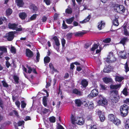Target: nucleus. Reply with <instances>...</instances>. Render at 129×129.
<instances>
[{
    "label": "nucleus",
    "mask_w": 129,
    "mask_h": 129,
    "mask_svg": "<svg viewBox=\"0 0 129 129\" xmlns=\"http://www.w3.org/2000/svg\"><path fill=\"white\" fill-rule=\"evenodd\" d=\"M129 107L125 104L120 106V111L121 116L123 117H126L128 114Z\"/></svg>",
    "instance_id": "1"
},
{
    "label": "nucleus",
    "mask_w": 129,
    "mask_h": 129,
    "mask_svg": "<svg viewBox=\"0 0 129 129\" xmlns=\"http://www.w3.org/2000/svg\"><path fill=\"white\" fill-rule=\"evenodd\" d=\"M114 9L115 11L119 13H124L125 10V8L123 6L118 4H115Z\"/></svg>",
    "instance_id": "2"
},
{
    "label": "nucleus",
    "mask_w": 129,
    "mask_h": 129,
    "mask_svg": "<svg viewBox=\"0 0 129 129\" xmlns=\"http://www.w3.org/2000/svg\"><path fill=\"white\" fill-rule=\"evenodd\" d=\"M15 33V31H9L6 34L5 37L8 41H12L14 38Z\"/></svg>",
    "instance_id": "3"
},
{
    "label": "nucleus",
    "mask_w": 129,
    "mask_h": 129,
    "mask_svg": "<svg viewBox=\"0 0 129 129\" xmlns=\"http://www.w3.org/2000/svg\"><path fill=\"white\" fill-rule=\"evenodd\" d=\"M98 93V90L97 89H94L92 90L91 93L88 95V96L90 98H92L97 95Z\"/></svg>",
    "instance_id": "4"
},
{
    "label": "nucleus",
    "mask_w": 129,
    "mask_h": 129,
    "mask_svg": "<svg viewBox=\"0 0 129 129\" xmlns=\"http://www.w3.org/2000/svg\"><path fill=\"white\" fill-rule=\"evenodd\" d=\"M100 100L98 101V102L99 104H102L104 105H107V100L105 98H103L101 95H99Z\"/></svg>",
    "instance_id": "5"
},
{
    "label": "nucleus",
    "mask_w": 129,
    "mask_h": 129,
    "mask_svg": "<svg viewBox=\"0 0 129 129\" xmlns=\"http://www.w3.org/2000/svg\"><path fill=\"white\" fill-rule=\"evenodd\" d=\"M84 105L85 107H88V109H92L93 108L94 105L92 101L87 102L84 101Z\"/></svg>",
    "instance_id": "6"
},
{
    "label": "nucleus",
    "mask_w": 129,
    "mask_h": 129,
    "mask_svg": "<svg viewBox=\"0 0 129 129\" xmlns=\"http://www.w3.org/2000/svg\"><path fill=\"white\" fill-rule=\"evenodd\" d=\"M98 114L99 116L100 120L101 122H103L105 119L104 113L102 111H99Z\"/></svg>",
    "instance_id": "7"
},
{
    "label": "nucleus",
    "mask_w": 129,
    "mask_h": 129,
    "mask_svg": "<svg viewBox=\"0 0 129 129\" xmlns=\"http://www.w3.org/2000/svg\"><path fill=\"white\" fill-rule=\"evenodd\" d=\"M104 82L106 84L113 83V81L111 78L105 77L103 78Z\"/></svg>",
    "instance_id": "8"
},
{
    "label": "nucleus",
    "mask_w": 129,
    "mask_h": 129,
    "mask_svg": "<svg viewBox=\"0 0 129 129\" xmlns=\"http://www.w3.org/2000/svg\"><path fill=\"white\" fill-rule=\"evenodd\" d=\"M26 50L25 54L27 57L29 58H31L34 55L33 52L29 49L26 48Z\"/></svg>",
    "instance_id": "9"
},
{
    "label": "nucleus",
    "mask_w": 129,
    "mask_h": 129,
    "mask_svg": "<svg viewBox=\"0 0 129 129\" xmlns=\"http://www.w3.org/2000/svg\"><path fill=\"white\" fill-rule=\"evenodd\" d=\"M128 39L127 37H124L122 38L121 39L119 44H122L124 46L127 42H128Z\"/></svg>",
    "instance_id": "10"
},
{
    "label": "nucleus",
    "mask_w": 129,
    "mask_h": 129,
    "mask_svg": "<svg viewBox=\"0 0 129 129\" xmlns=\"http://www.w3.org/2000/svg\"><path fill=\"white\" fill-rule=\"evenodd\" d=\"M72 93L79 96H81L82 95V93L79 90L75 88L73 89Z\"/></svg>",
    "instance_id": "11"
},
{
    "label": "nucleus",
    "mask_w": 129,
    "mask_h": 129,
    "mask_svg": "<svg viewBox=\"0 0 129 129\" xmlns=\"http://www.w3.org/2000/svg\"><path fill=\"white\" fill-rule=\"evenodd\" d=\"M112 66H111L110 64L108 65L107 67H105L103 69V71L105 73H108L112 71Z\"/></svg>",
    "instance_id": "12"
},
{
    "label": "nucleus",
    "mask_w": 129,
    "mask_h": 129,
    "mask_svg": "<svg viewBox=\"0 0 129 129\" xmlns=\"http://www.w3.org/2000/svg\"><path fill=\"white\" fill-rule=\"evenodd\" d=\"M17 24H16L15 23L11 24V23H9L8 24L9 28V29H12L13 30H15L16 29V27L17 26Z\"/></svg>",
    "instance_id": "13"
},
{
    "label": "nucleus",
    "mask_w": 129,
    "mask_h": 129,
    "mask_svg": "<svg viewBox=\"0 0 129 129\" xmlns=\"http://www.w3.org/2000/svg\"><path fill=\"white\" fill-rule=\"evenodd\" d=\"M121 86V85L120 84L116 85L111 84L110 85V87L111 89H117L118 88H119Z\"/></svg>",
    "instance_id": "14"
},
{
    "label": "nucleus",
    "mask_w": 129,
    "mask_h": 129,
    "mask_svg": "<svg viewBox=\"0 0 129 129\" xmlns=\"http://www.w3.org/2000/svg\"><path fill=\"white\" fill-rule=\"evenodd\" d=\"M15 2L17 5L19 7H23L24 5L22 0H15Z\"/></svg>",
    "instance_id": "15"
},
{
    "label": "nucleus",
    "mask_w": 129,
    "mask_h": 129,
    "mask_svg": "<svg viewBox=\"0 0 129 129\" xmlns=\"http://www.w3.org/2000/svg\"><path fill=\"white\" fill-rule=\"evenodd\" d=\"M112 122L115 125L117 126H118L121 123V121L119 119L116 117V118H115V119L113 120Z\"/></svg>",
    "instance_id": "16"
},
{
    "label": "nucleus",
    "mask_w": 129,
    "mask_h": 129,
    "mask_svg": "<svg viewBox=\"0 0 129 129\" xmlns=\"http://www.w3.org/2000/svg\"><path fill=\"white\" fill-rule=\"evenodd\" d=\"M78 122H76V123L80 125H82L84 124V121L82 118L79 117L78 118Z\"/></svg>",
    "instance_id": "17"
},
{
    "label": "nucleus",
    "mask_w": 129,
    "mask_h": 129,
    "mask_svg": "<svg viewBox=\"0 0 129 129\" xmlns=\"http://www.w3.org/2000/svg\"><path fill=\"white\" fill-rule=\"evenodd\" d=\"M124 78L122 76H119L116 75L115 76V80L116 81H118L119 82H121L124 79Z\"/></svg>",
    "instance_id": "18"
},
{
    "label": "nucleus",
    "mask_w": 129,
    "mask_h": 129,
    "mask_svg": "<svg viewBox=\"0 0 129 129\" xmlns=\"http://www.w3.org/2000/svg\"><path fill=\"white\" fill-rule=\"evenodd\" d=\"M52 39L54 40L56 45L57 47L59 46L60 45V44L59 41V39L57 37L55 36L53 37Z\"/></svg>",
    "instance_id": "19"
},
{
    "label": "nucleus",
    "mask_w": 129,
    "mask_h": 129,
    "mask_svg": "<svg viewBox=\"0 0 129 129\" xmlns=\"http://www.w3.org/2000/svg\"><path fill=\"white\" fill-rule=\"evenodd\" d=\"M30 8L32 9L34 12L36 13V11L38 10L37 7L34 4H31L30 6Z\"/></svg>",
    "instance_id": "20"
},
{
    "label": "nucleus",
    "mask_w": 129,
    "mask_h": 129,
    "mask_svg": "<svg viewBox=\"0 0 129 129\" xmlns=\"http://www.w3.org/2000/svg\"><path fill=\"white\" fill-rule=\"evenodd\" d=\"M27 16L25 12L21 13L19 14L20 18L23 20L24 19L27 17Z\"/></svg>",
    "instance_id": "21"
},
{
    "label": "nucleus",
    "mask_w": 129,
    "mask_h": 129,
    "mask_svg": "<svg viewBox=\"0 0 129 129\" xmlns=\"http://www.w3.org/2000/svg\"><path fill=\"white\" fill-rule=\"evenodd\" d=\"M90 15H89L87 17L85 18L84 20L80 22V23H84L89 21L91 18Z\"/></svg>",
    "instance_id": "22"
},
{
    "label": "nucleus",
    "mask_w": 129,
    "mask_h": 129,
    "mask_svg": "<svg viewBox=\"0 0 129 129\" xmlns=\"http://www.w3.org/2000/svg\"><path fill=\"white\" fill-rule=\"evenodd\" d=\"M88 82L86 79L82 80L81 82V84L84 87H86L88 85Z\"/></svg>",
    "instance_id": "23"
},
{
    "label": "nucleus",
    "mask_w": 129,
    "mask_h": 129,
    "mask_svg": "<svg viewBox=\"0 0 129 129\" xmlns=\"http://www.w3.org/2000/svg\"><path fill=\"white\" fill-rule=\"evenodd\" d=\"M110 63H112L116 61V58L113 55H110Z\"/></svg>",
    "instance_id": "24"
},
{
    "label": "nucleus",
    "mask_w": 129,
    "mask_h": 129,
    "mask_svg": "<svg viewBox=\"0 0 129 129\" xmlns=\"http://www.w3.org/2000/svg\"><path fill=\"white\" fill-rule=\"evenodd\" d=\"M85 33L78 31L74 33V36L75 37L81 36Z\"/></svg>",
    "instance_id": "25"
},
{
    "label": "nucleus",
    "mask_w": 129,
    "mask_h": 129,
    "mask_svg": "<svg viewBox=\"0 0 129 129\" xmlns=\"http://www.w3.org/2000/svg\"><path fill=\"white\" fill-rule=\"evenodd\" d=\"M74 19V17H73L68 19H66V21L67 24H70L73 21Z\"/></svg>",
    "instance_id": "26"
},
{
    "label": "nucleus",
    "mask_w": 129,
    "mask_h": 129,
    "mask_svg": "<svg viewBox=\"0 0 129 129\" xmlns=\"http://www.w3.org/2000/svg\"><path fill=\"white\" fill-rule=\"evenodd\" d=\"M75 102L77 107H80L82 105V101L79 99H77L75 100Z\"/></svg>",
    "instance_id": "27"
},
{
    "label": "nucleus",
    "mask_w": 129,
    "mask_h": 129,
    "mask_svg": "<svg viewBox=\"0 0 129 129\" xmlns=\"http://www.w3.org/2000/svg\"><path fill=\"white\" fill-rule=\"evenodd\" d=\"M47 97L46 96H44L43 99V104L45 107L47 106Z\"/></svg>",
    "instance_id": "28"
},
{
    "label": "nucleus",
    "mask_w": 129,
    "mask_h": 129,
    "mask_svg": "<svg viewBox=\"0 0 129 129\" xmlns=\"http://www.w3.org/2000/svg\"><path fill=\"white\" fill-rule=\"evenodd\" d=\"M71 120L72 123L74 125H75L76 124V123L75 121H76V122H77V120H76L75 117H74L72 114L71 115Z\"/></svg>",
    "instance_id": "29"
},
{
    "label": "nucleus",
    "mask_w": 129,
    "mask_h": 129,
    "mask_svg": "<svg viewBox=\"0 0 129 129\" xmlns=\"http://www.w3.org/2000/svg\"><path fill=\"white\" fill-rule=\"evenodd\" d=\"M113 24L115 26H118L119 25V23L117 18L115 17L113 20Z\"/></svg>",
    "instance_id": "30"
},
{
    "label": "nucleus",
    "mask_w": 129,
    "mask_h": 129,
    "mask_svg": "<svg viewBox=\"0 0 129 129\" xmlns=\"http://www.w3.org/2000/svg\"><path fill=\"white\" fill-rule=\"evenodd\" d=\"M116 117L113 114H110L109 115V119L110 121L113 122Z\"/></svg>",
    "instance_id": "31"
},
{
    "label": "nucleus",
    "mask_w": 129,
    "mask_h": 129,
    "mask_svg": "<svg viewBox=\"0 0 129 129\" xmlns=\"http://www.w3.org/2000/svg\"><path fill=\"white\" fill-rule=\"evenodd\" d=\"M102 21H101L100 23L98 25V27L99 30H101L102 29V28L103 26H104V25L105 24V22H103Z\"/></svg>",
    "instance_id": "32"
},
{
    "label": "nucleus",
    "mask_w": 129,
    "mask_h": 129,
    "mask_svg": "<svg viewBox=\"0 0 129 129\" xmlns=\"http://www.w3.org/2000/svg\"><path fill=\"white\" fill-rule=\"evenodd\" d=\"M50 59L48 56L45 57L44 58V62L45 63H49L50 62Z\"/></svg>",
    "instance_id": "33"
},
{
    "label": "nucleus",
    "mask_w": 129,
    "mask_h": 129,
    "mask_svg": "<svg viewBox=\"0 0 129 129\" xmlns=\"http://www.w3.org/2000/svg\"><path fill=\"white\" fill-rule=\"evenodd\" d=\"M124 126L126 129H129V119H127L125 121Z\"/></svg>",
    "instance_id": "34"
},
{
    "label": "nucleus",
    "mask_w": 129,
    "mask_h": 129,
    "mask_svg": "<svg viewBox=\"0 0 129 129\" xmlns=\"http://www.w3.org/2000/svg\"><path fill=\"white\" fill-rule=\"evenodd\" d=\"M99 46V45H98L97 44L94 43L92 47L91 48V50L94 51L95 49L98 48Z\"/></svg>",
    "instance_id": "35"
},
{
    "label": "nucleus",
    "mask_w": 129,
    "mask_h": 129,
    "mask_svg": "<svg viewBox=\"0 0 129 129\" xmlns=\"http://www.w3.org/2000/svg\"><path fill=\"white\" fill-rule=\"evenodd\" d=\"M124 68L125 69V72L126 73L129 71V68L128 67V64L127 62L126 61L125 64H124Z\"/></svg>",
    "instance_id": "36"
},
{
    "label": "nucleus",
    "mask_w": 129,
    "mask_h": 129,
    "mask_svg": "<svg viewBox=\"0 0 129 129\" xmlns=\"http://www.w3.org/2000/svg\"><path fill=\"white\" fill-rule=\"evenodd\" d=\"M121 53H124V55H123V54H122V55L121 54V55L120 57L121 58L125 59L127 57L126 56V54L125 52H124V51H121Z\"/></svg>",
    "instance_id": "37"
},
{
    "label": "nucleus",
    "mask_w": 129,
    "mask_h": 129,
    "mask_svg": "<svg viewBox=\"0 0 129 129\" xmlns=\"http://www.w3.org/2000/svg\"><path fill=\"white\" fill-rule=\"evenodd\" d=\"M12 10L11 9H8L6 10V14L7 16H9L12 13Z\"/></svg>",
    "instance_id": "38"
},
{
    "label": "nucleus",
    "mask_w": 129,
    "mask_h": 129,
    "mask_svg": "<svg viewBox=\"0 0 129 129\" xmlns=\"http://www.w3.org/2000/svg\"><path fill=\"white\" fill-rule=\"evenodd\" d=\"M38 15V14H33L30 17V19L31 21L35 20Z\"/></svg>",
    "instance_id": "39"
},
{
    "label": "nucleus",
    "mask_w": 129,
    "mask_h": 129,
    "mask_svg": "<svg viewBox=\"0 0 129 129\" xmlns=\"http://www.w3.org/2000/svg\"><path fill=\"white\" fill-rule=\"evenodd\" d=\"M49 67L53 71L55 72L57 71V69H55L54 67L53 64L50 63L49 64Z\"/></svg>",
    "instance_id": "40"
},
{
    "label": "nucleus",
    "mask_w": 129,
    "mask_h": 129,
    "mask_svg": "<svg viewBox=\"0 0 129 129\" xmlns=\"http://www.w3.org/2000/svg\"><path fill=\"white\" fill-rule=\"evenodd\" d=\"M127 90V89L126 88H125L122 91L123 94L125 96H127L128 95V92Z\"/></svg>",
    "instance_id": "41"
},
{
    "label": "nucleus",
    "mask_w": 129,
    "mask_h": 129,
    "mask_svg": "<svg viewBox=\"0 0 129 129\" xmlns=\"http://www.w3.org/2000/svg\"><path fill=\"white\" fill-rule=\"evenodd\" d=\"M111 41V39L110 38H107L103 40V42L105 43H110Z\"/></svg>",
    "instance_id": "42"
},
{
    "label": "nucleus",
    "mask_w": 129,
    "mask_h": 129,
    "mask_svg": "<svg viewBox=\"0 0 129 129\" xmlns=\"http://www.w3.org/2000/svg\"><path fill=\"white\" fill-rule=\"evenodd\" d=\"M73 33H68L66 35L68 40H70L72 38Z\"/></svg>",
    "instance_id": "43"
},
{
    "label": "nucleus",
    "mask_w": 129,
    "mask_h": 129,
    "mask_svg": "<svg viewBox=\"0 0 129 129\" xmlns=\"http://www.w3.org/2000/svg\"><path fill=\"white\" fill-rule=\"evenodd\" d=\"M2 84L3 86L6 88L9 87V85L4 80H3L2 81Z\"/></svg>",
    "instance_id": "44"
},
{
    "label": "nucleus",
    "mask_w": 129,
    "mask_h": 129,
    "mask_svg": "<svg viewBox=\"0 0 129 129\" xmlns=\"http://www.w3.org/2000/svg\"><path fill=\"white\" fill-rule=\"evenodd\" d=\"M11 51L12 53H14L15 54L16 53V48L12 46L11 47Z\"/></svg>",
    "instance_id": "45"
},
{
    "label": "nucleus",
    "mask_w": 129,
    "mask_h": 129,
    "mask_svg": "<svg viewBox=\"0 0 129 129\" xmlns=\"http://www.w3.org/2000/svg\"><path fill=\"white\" fill-rule=\"evenodd\" d=\"M49 120L51 122H55L56 121L55 117L53 116L50 117L49 118Z\"/></svg>",
    "instance_id": "46"
},
{
    "label": "nucleus",
    "mask_w": 129,
    "mask_h": 129,
    "mask_svg": "<svg viewBox=\"0 0 129 129\" xmlns=\"http://www.w3.org/2000/svg\"><path fill=\"white\" fill-rule=\"evenodd\" d=\"M13 79L14 81L17 83H19V78L17 76L15 75L13 76Z\"/></svg>",
    "instance_id": "47"
},
{
    "label": "nucleus",
    "mask_w": 129,
    "mask_h": 129,
    "mask_svg": "<svg viewBox=\"0 0 129 129\" xmlns=\"http://www.w3.org/2000/svg\"><path fill=\"white\" fill-rule=\"evenodd\" d=\"M0 51H1L4 52H7V48L3 47L0 46Z\"/></svg>",
    "instance_id": "48"
},
{
    "label": "nucleus",
    "mask_w": 129,
    "mask_h": 129,
    "mask_svg": "<svg viewBox=\"0 0 129 129\" xmlns=\"http://www.w3.org/2000/svg\"><path fill=\"white\" fill-rule=\"evenodd\" d=\"M72 10L71 8L70 9L67 8L65 12L68 14H71L72 13Z\"/></svg>",
    "instance_id": "49"
},
{
    "label": "nucleus",
    "mask_w": 129,
    "mask_h": 129,
    "mask_svg": "<svg viewBox=\"0 0 129 129\" xmlns=\"http://www.w3.org/2000/svg\"><path fill=\"white\" fill-rule=\"evenodd\" d=\"M21 107L22 108H25L26 105V104L25 103L24 101H21Z\"/></svg>",
    "instance_id": "50"
},
{
    "label": "nucleus",
    "mask_w": 129,
    "mask_h": 129,
    "mask_svg": "<svg viewBox=\"0 0 129 129\" xmlns=\"http://www.w3.org/2000/svg\"><path fill=\"white\" fill-rule=\"evenodd\" d=\"M40 54L39 52H38L37 53V56H36V59L37 62H38L40 60Z\"/></svg>",
    "instance_id": "51"
},
{
    "label": "nucleus",
    "mask_w": 129,
    "mask_h": 129,
    "mask_svg": "<svg viewBox=\"0 0 129 129\" xmlns=\"http://www.w3.org/2000/svg\"><path fill=\"white\" fill-rule=\"evenodd\" d=\"M27 67L28 69V70L27 71V73H28L30 74L31 72L33 71V69L30 66H29L28 65H27Z\"/></svg>",
    "instance_id": "52"
},
{
    "label": "nucleus",
    "mask_w": 129,
    "mask_h": 129,
    "mask_svg": "<svg viewBox=\"0 0 129 129\" xmlns=\"http://www.w3.org/2000/svg\"><path fill=\"white\" fill-rule=\"evenodd\" d=\"M119 100V98H117L116 97H114L112 99V101H113V102H114L116 103Z\"/></svg>",
    "instance_id": "53"
},
{
    "label": "nucleus",
    "mask_w": 129,
    "mask_h": 129,
    "mask_svg": "<svg viewBox=\"0 0 129 129\" xmlns=\"http://www.w3.org/2000/svg\"><path fill=\"white\" fill-rule=\"evenodd\" d=\"M3 105V101L0 98V107H1V108L2 109L4 108V106Z\"/></svg>",
    "instance_id": "54"
},
{
    "label": "nucleus",
    "mask_w": 129,
    "mask_h": 129,
    "mask_svg": "<svg viewBox=\"0 0 129 129\" xmlns=\"http://www.w3.org/2000/svg\"><path fill=\"white\" fill-rule=\"evenodd\" d=\"M91 42H89V43H86L85 44V47L86 49H87L89 48L91 45Z\"/></svg>",
    "instance_id": "55"
},
{
    "label": "nucleus",
    "mask_w": 129,
    "mask_h": 129,
    "mask_svg": "<svg viewBox=\"0 0 129 129\" xmlns=\"http://www.w3.org/2000/svg\"><path fill=\"white\" fill-rule=\"evenodd\" d=\"M61 42L62 47H64L65 44L66 43V41L64 38H62L61 40Z\"/></svg>",
    "instance_id": "56"
},
{
    "label": "nucleus",
    "mask_w": 129,
    "mask_h": 129,
    "mask_svg": "<svg viewBox=\"0 0 129 129\" xmlns=\"http://www.w3.org/2000/svg\"><path fill=\"white\" fill-rule=\"evenodd\" d=\"M62 26L63 27V28H62L65 29H66L68 28V26L66 24L64 20L63 21Z\"/></svg>",
    "instance_id": "57"
},
{
    "label": "nucleus",
    "mask_w": 129,
    "mask_h": 129,
    "mask_svg": "<svg viewBox=\"0 0 129 129\" xmlns=\"http://www.w3.org/2000/svg\"><path fill=\"white\" fill-rule=\"evenodd\" d=\"M43 2H45L47 5H49L51 4L50 0H44Z\"/></svg>",
    "instance_id": "58"
},
{
    "label": "nucleus",
    "mask_w": 129,
    "mask_h": 129,
    "mask_svg": "<svg viewBox=\"0 0 129 129\" xmlns=\"http://www.w3.org/2000/svg\"><path fill=\"white\" fill-rule=\"evenodd\" d=\"M110 55L108 56L107 58H106L105 59V60L106 62L108 63H110Z\"/></svg>",
    "instance_id": "59"
},
{
    "label": "nucleus",
    "mask_w": 129,
    "mask_h": 129,
    "mask_svg": "<svg viewBox=\"0 0 129 129\" xmlns=\"http://www.w3.org/2000/svg\"><path fill=\"white\" fill-rule=\"evenodd\" d=\"M15 104L16 105L18 108H19L20 107V103L19 101L18 100L16 101L15 102Z\"/></svg>",
    "instance_id": "60"
},
{
    "label": "nucleus",
    "mask_w": 129,
    "mask_h": 129,
    "mask_svg": "<svg viewBox=\"0 0 129 129\" xmlns=\"http://www.w3.org/2000/svg\"><path fill=\"white\" fill-rule=\"evenodd\" d=\"M124 35L126 36L129 35V33L127 31V29H124Z\"/></svg>",
    "instance_id": "61"
},
{
    "label": "nucleus",
    "mask_w": 129,
    "mask_h": 129,
    "mask_svg": "<svg viewBox=\"0 0 129 129\" xmlns=\"http://www.w3.org/2000/svg\"><path fill=\"white\" fill-rule=\"evenodd\" d=\"M47 19V18L46 16H44L42 17L41 19V20L43 22H45L46 21Z\"/></svg>",
    "instance_id": "62"
},
{
    "label": "nucleus",
    "mask_w": 129,
    "mask_h": 129,
    "mask_svg": "<svg viewBox=\"0 0 129 129\" xmlns=\"http://www.w3.org/2000/svg\"><path fill=\"white\" fill-rule=\"evenodd\" d=\"M24 123V122L23 121H20L18 123V125L19 126H21Z\"/></svg>",
    "instance_id": "63"
},
{
    "label": "nucleus",
    "mask_w": 129,
    "mask_h": 129,
    "mask_svg": "<svg viewBox=\"0 0 129 129\" xmlns=\"http://www.w3.org/2000/svg\"><path fill=\"white\" fill-rule=\"evenodd\" d=\"M124 103L129 105V99L126 98L125 100H124Z\"/></svg>",
    "instance_id": "64"
}]
</instances>
